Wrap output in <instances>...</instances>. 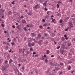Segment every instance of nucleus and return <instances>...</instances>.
<instances>
[{
	"label": "nucleus",
	"instance_id": "f257e3e1",
	"mask_svg": "<svg viewBox=\"0 0 75 75\" xmlns=\"http://www.w3.org/2000/svg\"><path fill=\"white\" fill-rule=\"evenodd\" d=\"M6 66H4L2 67V71H4L5 69H6Z\"/></svg>",
	"mask_w": 75,
	"mask_h": 75
},
{
	"label": "nucleus",
	"instance_id": "f03ea898",
	"mask_svg": "<svg viewBox=\"0 0 75 75\" xmlns=\"http://www.w3.org/2000/svg\"><path fill=\"white\" fill-rule=\"evenodd\" d=\"M39 5L38 4L35 5V6L33 7L34 8L37 9V8H38V6Z\"/></svg>",
	"mask_w": 75,
	"mask_h": 75
},
{
	"label": "nucleus",
	"instance_id": "7ed1b4c3",
	"mask_svg": "<svg viewBox=\"0 0 75 75\" xmlns=\"http://www.w3.org/2000/svg\"><path fill=\"white\" fill-rule=\"evenodd\" d=\"M22 24H25L26 22L25 20L23 19L22 21Z\"/></svg>",
	"mask_w": 75,
	"mask_h": 75
},
{
	"label": "nucleus",
	"instance_id": "20e7f679",
	"mask_svg": "<svg viewBox=\"0 0 75 75\" xmlns=\"http://www.w3.org/2000/svg\"><path fill=\"white\" fill-rule=\"evenodd\" d=\"M31 36L32 37H34V36H35V35H34V33H31Z\"/></svg>",
	"mask_w": 75,
	"mask_h": 75
},
{
	"label": "nucleus",
	"instance_id": "39448f33",
	"mask_svg": "<svg viewBox=\"0 0 75 75\" xmlns=\"http://www.w3.org/2000/svg\"><path fill=\"white\" fill-rule=\"evenodd\" d=\"M27 14L29 16H31V15L32 14V13L30 12H28L27 13Z\"/></svg>",
	"mask_w": 75,
	"mask_h": 75
},
{
	"label": "nucleus",
	"instance_id": "423d86ee",
	"mask_svg": "<svg viewBox=\"0 0 75 75\" xmlns=\"http://www.w3.org/2000/svg\"><path fill=\"white\" fill-rule=\"evenodd\" d=\"M40 59L41 60H43V61L44 60V59H45V57H41Z\"/></svg>",
	"mask_w": 75,
	"mask_h": 75
},
{
	"label": "nucleus",
	"instance_id": "0eeeda50",
	"mask_svg": "<svg viewBox=\"0 0 75 75\" xmlns=\"http://www.w3.org/2000/svg\"><path fill=\"white\" fill-rule=\"evenodd\" d=\"M31 45H32V46H34V45H35V43L34 42H33L31 43Z\"/></svg>",
	"mask_w": 75,
	"mask_h": 75
},
{
	"label": "nucleus",
	"instance_id": "6e6552de",
	"mask_svg": "<svg viewBox=\"0 0 75 75\" xmlns=\"http://www.w3.org/2000/svg\"><path fill=\"white\" fill-rule=\"evenodd\" d=\"M52 22L54 23H55V19L52 20Z\"/></svg>",
	"mask_w": 75,
	"mask_h": 75
},
{
	"label": "nucleus",
	"instance_id": "1a4fd4ad",
	"mask_svg": "<svg viewBox=\"0 0 75 75\" xmlns=\"http://www.w3.org/2000/svg\"><path fill=\"white\" fill-rule=\"evenodd\" d=\"M28 45L29 47H31V43L30 42L28 43Z\"/></svg>",
	"mask_w": 75,
	"mask_h": 75
},
{
	"label": "nucleus",
	"instance_id": "9d476101",
	"mask_svg": "<svg viewBox=\"0 0 75 75\" xmlns=\"http://www.w3.org/2000/svg\"><path fill=\"white\" fill-rule=\"evenodd\" d=\"M20 27H21V26L20 25H18L17 26V28H18V29H20Z\"/></svg>",
	"mask_w": 75,
	"mask_h": 75
},
{
	"label": "nucleus",
	"instance_id": "9b49d317",
	"mask_svg": "<svg viewBox=\"0 0 75 75\" xmlns=\"http://www.w3.org/2000/svg\"><path fill=\"white\" fill-rule=\"evenodd\" d=\"M47 54H50V51H49V50H47Z\"/></svg>",
	"mask_w": 75,
	"mask_h": 75
},
{
	"label": "nucleus",
	"instance_id": "f8f14e48",
	"mask_svg": "<svg viewBox=\"0 0 75 75\" xmlns=\"http://www.w3.org/2000/svg\"><path fill=\"white\" fill-rule=\"evenodd\" d=\"M71 69V67L70 66H69L68 67V70H70V69Z\"/></svg>",
	"mask_w": 75,
	"mask_h": 75
},
{
	"label": "nucleus",
	"instance_id": "ddd939ff",
	"mask_svg": "<svg viewBox=\"0 0 75 75\" xmlns=\"http://www.w3.org/2000/svg\"><path fill=\"white\" fill-rule=\"evenodd\" d=\"M23 28L24 31H27V29H26V27H24Z\"/></svg>",
	"mask_w": 75,
	"mask_h": 75
},
{
	"label": "nucleus",
	"instance_id": "4468645a",
	"mask_svg": "<svg viewBox=\"0 0 75 75\" xmlns=\"http://www.w3.org/2000/svg\"><path fill=\"white\" fill-rule=\"evenodd\" d=\"M43 6H45V7H46L47 6V4L46 3V2H45L43 4Z\"/></svg>",
	"mask_w": 75,
	"mask_h": 75
},
{
	"label": "nucleus",
	"instance_id": "2eb2a0df",
	"mask_svg": "<svg viewBox=\"0 0 75 75\" xmlns=\"http://www.w3.org/2000/svg\"><path fill=\"white\" fill-rule=\"evenodd\" d=\"M47 35L48 34H47V33H45L44 34V35H45V36H46V37H47Z\"/></svg>",
	"mask_w": 75,
	"mask_h": 75
},
{
	"label": "nucleus",
	"instance_id": "dca6fc26",
	"mask_svg": "<svg viewBox=\"0 0 75 75\" xmlns=\"http://www.w3.org/2000/svg\"><path fill=\"white\" fill-rule=\"evenodd\" d=\"M13 60H12V59H10V60L9 61V63L10 64V63H11V62H12V61Z\"/></svg>",
	"mask_w": 75,
	"mask_h": 75
},
{
	"label": "nucleus",
	"instance_id": "f3484780",
	"mask_svg": "<svg viewBox=\"0 0 75 75\" xmlns=\"http://www.w3.org/2000/svg\"><path fill=\"white\" fill-rule=\"evenodd\" d=\"M30 51H33V49L31 48H30Z\"/></svg>",
	"mask_w": 75,
	"mask_h": 75
},
{
	"label": "nucleus",
	"instance_id": "a211bd4d",
	"mask_svg": "<svg viewBox=\"0 0 75 75\" xmlns=\"http://www.w3.org/2000/svg\"><path fill=\"white\" fill-rule=\"evenodd\" d=\"M38 36L39 38H41V35L40 34H38Z\"/></svg>",
	"mask_w": 75,
	"mask_h": 75
},
{
	"label": "nucleus",
	"instance_id": "6ab92c4d",
	"mask_svg": "<svg viewBox=\"0 0 75 75\" xmlns=\"http://www.w3.org/2000/svg\"><path fill=\"white\" fill-rule=\"evenodd\" d=\"M62 40L63 41H64V40H65V38H64V37H62Z\"/></svg>",
	"mask_w": 75,
	"mask_h": 75
},
{
	"label": "nucleus",
	"instance_id": "aec40b11",
	"mask_svg": "<svg viewBox=\"0 0 75 75\" xmlns=\"http://www.w3.org/2000/svg\"><path fill=\"white\" fill-rule=\"evenodd\" d=\"M69 25H73V24L71 23V22H70L69 23Z\"/></svg>",
	"mask_w": 75,
	"mask_h": 75
},
{
	"label": "nucleus",
	"instance_id": "412c9836",
	"mask_svg": "<svg viewBox=\"0 0 75 75\" xmlns=\"http://www.w3.org/2000/svg\"><path fill=\"white\" fill-rule=\"evenodd\" d=\"M71 43L70 42H69L68 43V45L69 46H70V45H71Z\"/></svg>",
	"mask_w": 75,
	"mask_h": 75
},
{
	"label": "nucleus",
	"instance_id": "4be33fe9",
	"mask_svg": "<svg viewBox=\"0 0 75 75\" xmlns=\"http://www.w3.org/2000/svg\"><path fill=\"white\" fill-rule=\"evenodd\" d=\"M68 30H69V27H68L67 28L65 29V31H67Z\"/></svg>",
	"mask_w": 75,
	"mask_h": 75
},
{
	"label": "nucleus",
	"instance_id": "5701e85b",
	"mask_svg": "<svg viewBox=\"0 0 75 75\" xmlns=\"http://www.w3.org/2000/svg\"><path fill=\"white\" fill-rule=\"evenodd\" d=\"M0 11H2V12L3 13V12H4V10H3L2 9H0Z\"/></svg>",
	"mask_w": 75,
	"mask_h": 75
},
{
	"label": "nucleus",
	"instance_id": "b1692460",
	"mask_svg": "<svg viewBox=\"0 0 75 75\" xmlns=\"http://www.w3.org/2000/svg\"><path fill=\"white\" fill-rule=\"evenodd\" d=\"M57 15L58 16H61V14L59 13H58V12H57Z\"/></svg>",
	"mask_w": 75,
	"mask_h": 75
},
{
	"label": "nucleus",
	"instance_id": "393cba45",
	"mask_svg": "<svg viewBox=\"0 0 75 75\" xmlns=\"http://www.w3.org/2000/svg\"><path fill=\"white\" fill-rule=\"evenodd\" d=\"M42 21L43 22V23H45V20L44 19H42Z\"/></svg>",
	"mask_w": 75,
	"mask_h": 75
},
{
	"label": "nucleus",
	"instance_id": "a878e982",
	"mask_svg": "<svg viewBox=\"0 0 75 75\" xmlns=\"http://www.w3.org/2000/svg\"><path fill=\"white\" fill-rule=\"evenodd\" d=\"M32 41H34V42H35V39L32 38Z\"/></svg>",
	"mask_w": 75,
	"mask_h": 75
},
{
	"label": "nucleus",
	"instance_id": "bb28decb",
	"mask_svg": "<svg viewBox=\"0 0 75 75\" xmlns=\"http://www.w3.org/2000/svg\"><path fill=\"white\" fill-rule=\"evenodd\" d=\"M9 65H8V64H7V65H6V68H7L8 67Z\"/></svg>",
	"mask_w": 75,
	"mask_h": 75
},
{
	"label": "nucleus",
	"instance_id": "cd10ccee",
	"mask_svg": "<svg viewBox=\"0 0 75 75\" xmlns=\"http://www.w3.org/2000/svg\"><path fill=\"white\" fill-rule=\"evenodd\" d=\"M72 63V61H69L68 62L69 64H71V63Z\"/></svg>",
	"mask_w": 75,
	"mask_h": 75
},
{
	"label": "nucleus",
	"instance_id": "c85d7f7f",
	"mask_svg": "<svg viewBox=\"0 0 75 75\" xmlns=\"http://www.w3.org/2000/svg\"><path fill=\"white\" fill-rule=\"evenodd\" d=\"M63 21H62V20H61L60 21V23H62Z\"/></svg>",
	"mask_w": 75,
	"mask_h": 75
},
{
	"label": "nucleus",
	"instance_id": "c756f323",
	"mask_svg": "<svg viewBox=\"0 0 75 75\" xmlns=\"http://www.w3.org/2000/svg\"><path fill=\"white\" fill-rule=\"evenodd\" d=\"M15 1H13V2H12L11 3L12 4H14V2Z\"/></svg>",
	"mask_w": 75,
	"mask_h": 75
},
{
	"label": "nucleus",
	"instance_id": "7c9ffc66",
	"mask_svg": "<svg viewBox=\"0 0 75 75\" xmlns=\"http://www.w3.org/2000/svg\"><path fill=\"white\" fill-rule=\"evenodd\" d=\"M60 65H64V64L62 63H60Z\"/></svg>",
	"mask_w": 75,
	"mask_h": 75
},
{
	"label": "nucleus",
	"instance_id": "2f4dec72",
	"mask_svg": "<svg viewBox=\"0 0 75 75\" xmlns=\"http://www.w3.org/2000/svg\"><path fill=\"white\" fill-rule=\"evenodd\" d=\"M40 28H42L43 27L42 26H39Z\"/></svg>",
	"mask_w": 75,
	"mask_h": 75
},
{
	"label": "nucleus",
	"instance_id": "473e14b6",
	"mask_svg": "<svg viewBox=\"0 0 75 75\" xmlns=\"http://www.w3.org/2000/svg\"><path fill=\"white\" fill-rule=\"evenodd\" d=\"M5 64H6L7 62H8V61H7V60H5Z\"/></svg>",
	"mask_w": 75,
	"mask_h": 75
},
{
	"label": "nucleus",
	"instance_id": "72a5a7b5",
	"mask_svg": "<svg viewBox=\"0 0 75 75\" xmlns=\"http://www.w3.org/2000/svg\"><path fill=\"white\" fill-rule=\"evenodd\" d=\"M45 61L46 62H48V60L47 59H45Z\"/></svg>",
	"mask_w": 75,
	"mask_h": 75
},
{
	"label": "nucleus",
	"instance_id": "f704fd0d",
	"mask_svg": "<svg viewBox=\"0 0 75 75\" xmlns=\"http://www.w3.org/2000/svg\"><path fill=\"white\" fill-rule=\"evenodd\" d=\"M43 26H47V24L45 23V24H44Z\"/></svg>",
	"mask_w": 75,
	"mask_h": 75
},
{
	"label": "nucleus",
	"instance_id": "c9c22d12",
	"mask_svg": "<svg viewBox=\"0 0 75 75\" xmlns=\"http://www.w3.org/2000/svg\"><path fill=\"white\" fill-rule=\"evenodd\" d=\"M1 25H2V26L3 27H4V25H3V23L1 24Z\"/></svg>",
	"mask_w": 75,
	"mask_h": 75
},
{
	"label": "nucleus",
	"instance_id": "e433bc0d",
	"mask_svg": "<svg viewBox=\"0 0 75 75\" xmlns=\"http://www.w3.org/2000/svg\"><path fill=\"white\" fill-rule=\"evenodd\" d=\"M59 75H61V74H62V72H61L59 73Z\"/></svg>",
	"mask_w": 75,
	"mask_h": 75
},
{
	"label": "nucleus",
	"instance_id": "4c0bfd02",
	"mask_svg": "<svg viewBox=\"0 0 75 75\" xmlns=\"http://www.w3.org/2000/svg\"><path fill=\"white\" fill-rule=\"evenodd\" d=\"M64 37H65V38H66V37H67V36L66 35H65L64 36Z\"/></svg>",
	"mask_w": 75,
	"mask_h": 75
},
{
	"label": "nucleus",
	"instance_id": "58836bf2",
	"mask_svg": "<svg viewBox=\"0 0 75 75\" xmlns=\"http://www.w3.org/2000/svg\"><path fill=\"white\" fill-rule=\"evenodd\" d=\"M12 27L13 28H15V26L14 25H12Z\"/></svg>",
	"mask_w": 75,
	"mask_h": 75
},
{
	"label": "nucleus",
	"instance_id": "ea45409f",
	"mask_svg": "<svg viewBox=\"0 0 75 75\" xmlns=\"http://www.w3.org/2000/svg\"><path fill=\"white\" fill-rule=\"evenodd\" d=\"M42 40H44V39H45V38H44V37H42Z\"/></svg>",
	"mask_w": 75,
	"mask_h": 75
},
{
	"label": "nucleus",
	"instance_id": "a19ab883",
	"mask_svg": "<svg viewBox=\"0 0 75 75\" xmlns=\"http://www.w3.org/2000/svg\"><path fill=\"white\" fill-rule=\"evenodd\" d=\"M6 42H4L3 44H6Z\"/></svg>",
	"mask_w": 75,
	"mask_h": 75
},
{
	"label": "nucleus",
	"instance_id": "79ce46f5",
	"mask_svg": "<svg viewBox=\"0 0 75 75\" xmlns=\"http://www.w3.org/2000/svg\"><path fill=\"white\" fill-rule=\"evenodd\" d=\"M60 46H59L58 47H57V49H59V48H60Z\"/></svg>",
	"mask_w": 75,
	"mask_h": 75
},
{
	"label": "nucleus",
	"instance_id": "37998d69",
	"mask_svg": "<svg viewBox=\"0 0 75 75\" xmlns=\"http://www.w3.org/2000/svg\"><path fill=\"white\" fill-rule=\"evenodd\" d=\"M26 27H30V26H29V25H26Z\"/></svg>",
	"mask_w": 75,
	"mask_h": 75
},
{
	"label": "nucleus",
	"instance_id": "c03bdc74",
	"mask_svg": "<svg viewBox=\"0 0 75 75\" xmlns=\"http://www.w3.org/2000/svg\"><path fill=\"white\" fill-rule=\"evenodd\" d=\"M36 54V52H33V54Z\"/></svg>",
	"mask_w": 75,
	"mask_h": 75
},
{
	"label": "nucleus",
	"instance_id": "a18cd8bd",
	"mask_svg": "<svg viewBox=\"0 0 75 75\" xmlns=\"http://www.w3.org/2000/svg\"><path fill=\"white\" fill-rule=\"evenodd\" d=\"M11 44H12V45H14V43L13 42V43H11Z\"/></svg>",
	"mask_w": 75,
	"mask_h": 75
},
{
	"label": "nucleus",
	"instance_id": "49530a36",
	"mask_svg": "<svg viewBox=\"0 0 75 75\" xmlns=\"http://www.w3.org/2000/svg\"><path fill=\"white\" fill-rule=\"evenodd\" d=\"M45 10L46 11H47V9L46 8H45Z\"/></svg>",
	"mask_w": 75,
	"mask_h": 75
},
{
	"label": "nucleus",
	"instance_id": "de8ad7c7",
	"mask_svg": "<svg viewBox=\"0 0 75 75\" xmlns=\"http://www.w3.org/2000/svg\"><path fill=\"white\" fill-rule=\"evenodd\" d=\"M22 69L23 70H24V67H22Z\"/></svg>",
	"mask_w": 75,
	"mask_h": 75
},
{
	"label": "nucleus",
	"instance_id": "09e8293b",
	"mask_svg": "<svg viewBox=\"0 0 75 75\" xmlns=\"http://www.w3.org/2000/svg\"><path fill=\"white\" fill-rule=\"evenodd\" d=\"M57 8H59V5H58V4H57Z\"/></svg>",
	"mask_w": 75,
	"mask_h": 75
},
{
	"label": "nucleus",
	"instance_id": "8fccbe9b",
	"mask_svg": "<svg viewBox=\"0 0 75 75\" xmlns=\"http://www.w3.org/2000/svg\"><path fill=\"white\" fill-rule=\"evenodd\" d=\"M20 18H24V17L23 16H22L20 17Z\"/></svg>",
	"mask_w": 75,
	"mask_h": 75
},
{
	"label": "nucleus",
	"instance_id": "3c124183",
	"mask_svg": "<svg viewBox=\"0 0 75 75\" xmlns=\"http://www.w3.org/2000/svg\"><path fill=\"white\" fill-rule=\"evenodd\" d=\"M22 74L21 73H19L18 75H22Z\"/></svg>",
	"mask_w": 75,
	"mask_h": 75
},
{
	"label": "nucleus",
	"instance_id": "603ef678",
	"mask_svg": "<svg viewBox=\"0 0 75 75\" xmlns=\"http://www.w3.org/2000/svg\"><path fill=\"white\" fill-rule=\"evenodd\" d=\"M54 42L55 44L56 45L57 44V42H55V41H54Z\"/></svg>",
	"mask_w": 75,
	"mask_h": 75
},
{
	"label": "nucleus",
	"instance_id": "864d4df0",
	"mask_svg": "<svg viewBox=\"0 0 75 75\" xmlns=\"http://www.w3.org/2000/svg\"><path fill=\"white\" fill-rule=\"evenodd\" d=\"M58 3H61V2L60 1H58Z\"/></svg>",
	"mask_w": 75,
	"mask_h": 75
},
{
	"label": "nucleus",
	"instance_id": "5fc2aeb1",
	"mask_svg": "<svg viewBox=\"0 0 75 75\" xmlns=\"http://www.w3.org/2000/svg\"><path fill=\"white\" fill-rule=\"evenodd\" d=\"M4 33H5L6 34V33H7V31H6L5 30L4 31Z\"/></svg>",
	"mask_w": 75,
	"mask_h": 75
},
{
	"label": "nucleus",
	"instance_id": "6e6d98bb",
	"mask_svg": "<svg viewBox=\"0 0 75 75\" xmlns=\"http://www.w3.org/2000/svg\"><path fill=\"white\" fill-rule=\"evenodd\" d=\"M73 72H74V71L73 70V71H72L71 72V74H73Z\"/></svg>",
	"mask_w": 75,
	"mask_h": 75
},
{
	"label": "nucleus",
	"instance_id": "4d7b16f0",
	"mask_svg": "<svg viewBox=\"0 0 75 75\" xmlns=\"http://www.w3.org/2000/svg\"><path fill=\"white\" fill-rule=\"evenodd\" d=\"M69 18L67 17L66 18V19H67V20H69Z\"/></svg>",
	"mask_w": 75,
	"mask_h": 75
},
{
	"label": "nucleus",
	"instance_id": "13d9d810",
	"mask_svg": "<svg viewBox=\"0 0 75 75\" xmlns=\"http://www.w3.org/2000/svg\"><path fill=\"white\" fill-rule=\"evenodd\" d=\"M54 55H52L51 56V57H54Z\"/></svg>",
	"mask_w": 75,
	"mask_h": 75
},
{
	"label": "nucleus",
	"instance_id": "bf43d9fd",
	"mask_svg": "<svg viewBox=\"0 0 75 75\" xmlns=\"http://www.w3.org/2000/svg\"><path fill=\"white\" fill-rule=\"evenodd\" d=\"M14 41H16V38H14Z\"/></svg>",
	"mask_w": 75,
	"mask_h": 75
},
{
	"label": "nucleus",
	"instance_id": "052dcab7",
	"mask_svg": "<svg viewBox=\"0 0 75 75\" xmlns=\"http://www.w3.org/2000/svg\"><path fill=\"white\" fill-rule=\"evenodd\" d=\"M6 48L7 49H8V46H6Z\"/></svg>",
	"mask_w": 75,
	"mask_h": 75
},
{
	"label": "nucleus",
	"instance_id": "680f3d73",
	"mask_svg": "<svg viewBox=\"0 0 75 75\" xmlns=\"http://www.w3.org/2000/svg\"><path fill=\"white\" fill-rule=\"evenodd\" d=\"M50 37H48V38H47L46 39H50Z\"/></svg>",
	"mask_w": 75,
	"mask_h": 75
},
{
	"label": "nucleus",
	"instance_id": "e2e57ef3",
	"mask_svg": "<svg viewBox=\"0 0 75 75\" xmlns=\"http://www.w3.org/2000/svg\"><path fill=\"white\" fill-rule=\"evenodd\" d=\"M65 39H66V40H68V38H67V37L65 38Z\"/></svg>",
	"mask_w": 75,
	"mask_h": 75
},
{
	"label": "nucleus",
	"instance_id": "0e129e2a",
	"mask_svg": "<svg viewBox=\"0 0 75 75\" xmlns=\"http://www.w3.org/2000/svg\"><path fill=\"white\" fill-rule=\"evenodd\" d=\"M51 17H54V16L52 15V16H51Z\"/></svg>",
	"mask_w": 75,
	"mask_h": 75
},
{
	"label": "nucleus",
	"instance_id": "69168bd1",
	"mask_svg": "<svg viewBox=\"0 0 75 75\" xmlns=\"http://www.w3.org/2000/svg\"><path fill=\"white\" fill-rule=\"evenodd\" d=\"M47 29H50V27H48L47 28Z\"/></svg>",
	"mask_w": 75,
	"mask_h": 75
},
{
	"label": "nucleus",
	"instance_id": "338daca9",
	"mask_svg": "<svg viewBox=\"0 0 75 75\" xmlns=\"http://www.w3.org/2000/svg\"><path fill=\"white\" fill-rule=\"evenodd\" d=\"M24 7H27V6H26V5H25L24 6Z\"/></svg>",
	"mask_w": 75,
	"mask_h": 75
},
{
	"label": "nucleus",
	"instance_id": "774afa93",
	"mask_svg": "<svg viewBox=\"0 0 75 75\" xmlns=\"http://www.w3.org/2000/svg\"><path fill=\"white\" fill-rule=\"evenodd\" d=\"M16 25H18V23H16Z\"/></svg>",
	"mask_w": 75,
	"mask_h": 75
}]
</instances>
